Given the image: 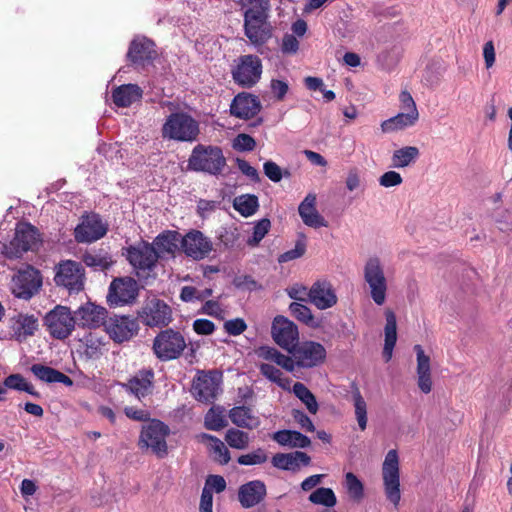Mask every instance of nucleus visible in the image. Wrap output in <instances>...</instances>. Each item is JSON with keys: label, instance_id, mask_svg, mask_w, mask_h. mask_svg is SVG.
I'll return each instance as SVG.
<instances>
[{"label": "nucleus", "instance_id": "obj_30", "mask_svg": "<svg viewBox=\"0 0 512 512\" xmlns=\"http://www.w3.org/2000/svg\"><path fill=\"white\" fill-rule=\"evenodd\" d=\"M156 55L154 43L145 37L135 38L127 52L128 59L134 64H144Z\"/></svg>", "mask_w": 512, "mask_h": 512}, {"label": "nucleus", "instance_id": "obj_21", "mask_svg": "<svg viewBox=\"0 0 512 512\" xmlns=\"http://www.w3.org/2000/svg\"><path fill=\"white\" fill-rule=\"evenodd\" d=\"M269 16L244 19V33L252 45L262 46L272 37V25Z\"/></svg>", "mask_w": 512, "mask_h": 512}, {"label": "nucleus", "instance_id": "obj_5", "mask_svg": "<svg viewBox=\"0 0 512 512\" xmlns=\"http://www.w3.org/2000/svg\"><path fill=\"white\" fill-rule=\"evenodd\" d=\"M363 277L374 303L383 305L386 301L388 282L379 257L372 256L367 259L363 267Z\"/></svg>", "mask_w": 512, "mask_h": 512}, {"label": "nucleus", "instance_id": "obj_57", "mask_svg": "<svg viewBox=\"0 0 512 512\" xmlns=\"http://www.w3.org/2000/svg\"><path fill=\"white\" fill-rule=\"evenodd\" d=\"M225 331L231 336H238L247 329V324L242 318H235L224 323Z\"/></svg>", "mask_w": 512, "mask_h": 512}, {"label": "nucleus", "instance_id": "obj_19", "mask_svg": "<svg viewBox=\"0 0 512 512\" xmlns=\"http://www.w3.org/2000/svg\"><path fill=\"white\" fill-rule=\"evenodd\" d=\"M107 225L97 214L86 215L74 230L75 239L79 243H92L104 237Z\"/></svg>", "mask_w": 512, "mask_h": 512}, {"label": "nucleus", "instance_id": "obj_9", "mask_svg": "<svg viewBox=\"0 0 512 512\" xmlns=\"http://www.w3.org/2000/svg\"><path fill=\"white\" fill-rule=\"evenodd\" d=\"M382 478L387 499L398 505L400 494L399 457L395 449L389 450L382 465Z\"/></svg>", "mask_w": 512, "mask_h": 512}, {"label": "nucleus", "instance_id": "obj_40", "mask_svg": "<svg viewBox=\"0 0 512 512\" xmlns=\"http://www.w3.org/2000/svg\"><path fill=\"white\" fill-rule=\"evenodd\" d=\"M233 207L243 217H250L254 215L259 208L258 198L253 194L239 195L235 197Z\"/></svg>", "mask_w": 512, "mask_h": 512}, {"label": "nucleus", "instance_id": "obj_28", "mask_svg": "<svg viewBox=\"0 0 512 512\" xmlns=\"http://www.w3.org/2000/svg\"><path fill=\"white\" fill-rule=\"evenodd\" d=\"M181 238V234L177 231L166 230L156 236L150 244L154 246L155 253H157L159 259L167 255H174L179 246L181 247Z\"/></svg>", "mask_w": 512, "mask_h": 512}, {"label": "nucleus", "instance_id": "obj_2", "mask_svg": "<svg viewBox=\"0 0 512 512\" xmlns=\"http://www.w3.org/2000/svg\"><path fill=\"white\" fill-rule=\"evenodd\" d=\"M199 123L188 113H171L165 120L161 133L164 139L193 142L199 135Z\"/></svg>", "mask_w": 512, "mask_h": 512}, {"label": "nucleus", "instance_id": "obj_47", "mask_svg": "<svg viewBox=\"0 0 512 512\" xmlns=\"http://www.w3.org/2000/svg\"><path fill=\"white\" fill-rule=\"evenodd\" d=\"M273 364H276V363L271 362V361L260 363L258 366L260 373L268 380L276 383L283 389H286L289 381L282 377L283 373L281 372V370L279 368L275 367Z\"/></svg>", "mask_w": 512, "mask_h": 512}, {"label": "nucleus", "instance_id": "obj_42", "mask_svg": "<svg viewBox=\"0 0 512 512\" xmlns=\"http://www.w3.org/2000/svg\"><path fill=\"white\" fill-rule=\"evenodd\" d=\"M201 439L209 441L210 449L216 461L220 464H227L230 461V452L220 439L206 433L201 434Z\"/></svg>", "mask_w": 512, "mask_h": 512}, {"label": "nucleus", "instance_id": "obj_18", "mask_svg": "<svg viewBox=\"0 0 512 512\" xmlns=\"http://www.w3.org/2000/svg\"><path fill=\"white\" fill-rule=\"evenodd\" d=\"M271 335L281 348L289 353L295 348L299 340L298 327L284 316H276L272 322Z\"/></svg>", "mask_w": 512, "mask_h": 512}, {"label": "nucleus", "instance_id": "obj_15", "mask_svg": "<svg viewBox=\"0 0 512 512\" xmlns=\"http://www.w3.org/2000/svg\"><path fill=\"white\" fill-rule=\"evenodd\" d=\"M262 74V63L255 55H244L232 71L234 81L243 87L255 85Z\"/></svg>", "mask_w": 512, "mask_h": 512}, {"label": "nucleus", "instance_id": "obj_27", "mask_svg": "<svg viewBox=\"0 0 512 512\" xmlns=\"http://www.w3.org/2000/svg\"><path fill=\"white\" fill-rule=\"evenodd\" d=\"M414 351L417 360V384L423 393L428 394L432 390L430 357L425 354L421 345H415Z\"/></svg>", "mask_w": 512, "mask_h": 512}, {"label": "nucleus", "instance_id": "obj_36", "mask_svg": "<svg viewBox=\"0 0 512 512\" xmlns=\"http://www.w3.org/2000/svg\"><path fill=\"white\" fill-rule=\"evenodd\" d=\"M386 325H385V343L383 348V356L388 362L392 358L393 349L397 341V322L396 316L393 311L387 310L385 312Z\"/></svg>", "mask_w": 512, "mask_h": 512}, {"label": "nucleus", "instance_id": "obj_25", "mask_svg": "<svg viewBox=\"0 0 512 512\" xmlns=\"http://www.w3.org/2000/svg\"><path fill=\"white\" fill-rule=\"evenodd\" d=\"M266 485L261 480H252L239 487L238 500L243 508H252L266 496Z\"/></svg>", "mask_w": 512, "mask_h": 512}, {"label": "nucleus", "instance_id": "obj_6", "mask_svg": "<svg viewBox=\"0 0 512 512\" xmlns=\"http://www.w3.org/2000/svg\"><path fill=\"white\" fill-rule=\"evenodd\" d=\"M138 319L148 327H165L172 321V309L164 300L150 296L138 311Z\"/></svg>", "mask_w": 512, "mask_h": 512}, {"label": "nucleus", "instance_id": "obj_22", "mask_svg": "<svg viewBox=\"0 0 512 512\" xmlns=\"http://www.w3.org/2000/svg\"><path fill=\"white\" fill-rule=\"evenodd\" d=\"M338 301L332 284L327 280H318L309 289V302L319 310H326Z\"/></svg>", "mask_w": 512, "mask_h": 512}, {"label": "nucleus", "instance_id": "obj_63", "mask_svg": "<svg viewBox=\"0 0 512 512\" xmlns=\"http://www.w3.org/2000/svg\"><path fill=\"white\" fill-rule=\"evenodd\" d=\"M292 416L294 420L301 426V428L308 432H314L315 426L312 420L303 411L293 410Z\"/></svg>", "mask_w": 512, "mask_h": 512}, {"label": "nucleus", "instance_id": "obj_50", "mask_svg": "<svg viewBox=\"0 0 512 512\" xmlns=\"http://www.w3.org/2000/svg\"><path fill=\"white\" fill-rule=\"evenodd\" d=\"M227 422L220 407H212L206 413L204 425L208 430L219 431L226 426Z\"/></svg>", "mask_w": 512, "mask_h": 512}, {"label": "nucleus", "instance_id": "obj_52", "mask_svg": "<svg viewBox=\"0 0 512 512\" xmlns=\"http://www.w3.org/2000/svg\"><path fill=\"white\" fill-rule=\"evenodd\" d=\"M267 459L268 456L266 452L262 448H257L250 453L239 456L237 462L240 465L251 466L263 464Z\"/></svg>", "mask_w": 512, "mask_h": 512}, {"label": "nucleus", "instance_id": "obj_8", "mask_svg": "<svg viewBox=\"0 0 512 512\" xmlns=\"http://www.w3.org/2000/svg\"><path fill=\"white\" fill-rule=\"evenodd\" d=\"M126 258L138 277L149 275L158 262L154 246L145 241L129 246L126 251Z\"/></svg>", "mask_w": 512, "mask_h": 512}, {"label": "nucleus", "instance_id": "obj_46", "mask_svg": "<svg viewBox=\"0 0 512 512\" xmlns=\"http://www.w3.org/2000/svg\"><path fill=\"white\" fill-rule=\"evenodd\" d=\"M83 262L88 266L98 270L109 268L112 263V257L102 251L90 252L83 255Z\"/></svg>", "mask_w": 512, "mask_h": 512}, {"label": "nucleus", "instance_id": "obj_41", "mask_svg": "<svg viewBox=\"0 0 512 512\" xmlns=\"http://www.w3.org/2000/svg\"><path fill=\"white\" fill-rule=\"evenodd\" d=\"M15 333L20 337H27L34 334L38 328V319L33 315L19 314L15 318Z\"/></svg>", "mask_w": 512, "mask_h": 512}, {"label": "nucleus", "instance_id": "obj_60", "mask_svg": "<svg viewBox=\"0 0 512 512\" xmlns=\"http://www.w3.org/2000/svg\"><path fill=\"white\" fill-rule=\"evenodd\" d=\"M299 49V41L292 34H285L282 38L281 50L286 54H294Z\"/></svg>", "mask_w": 512, "mask_h": 512}, {"label": "nucleus", "instance_id": "obj_17", "mask_svg": "<svg viewBox=\"0 0 512 512\" xmlns=\"http://www.w3.org/2000/svg\"><path fill=\"white\" fill-rule=\"evenodd\" d=\"M221 374L218 372H199L192 384V394L198 401L210 403L220 391Z\"/></svg>", "mask_w": 512, "mask_h": 512}, {"label": "nucleus", "instance_id": "obj_10", "mask_svg": "<svg viewBox=\"0 0 512 512\" xmlns=\"http://www.w3.org/2000/svg\"><path fill=\"white\" fill-rule=\"evenodd\" d=\"M84 277V268L77 261L64 260L55 267L54 281L56 285L66 288L70 293L83 289Z\"/></svg>", "mask_w": 512, "mask_h": 512}, {"label": "nucleus", "instance_id": "obj_32", "mask_svg": "<svg viewBox=\"0 0 512 512\" xmlns=\"http://www.w3.org/2000/svg\"><path fill=\"white\" fill-rule=\"evenodd\" d=\"M143 91L136 84H124L112 92L113 102L117 107H129L142 98Z\"/></svg>", "mask_w": 512, "mask_h": 512}, {"label": "nucleus", "instance_id": "obj_13", "mask_svg": "<svg viewBox=\"0 0 512 512\" xmlns=\"http://www.w3.org/2000/svg\"><path fill=\"white\" fill-rule=\"evenodd\" d=\"M42 286V276L39 270L32 266L19 270L13 277V293L16 297L30 299Z\"/></svg>", "mask_w": 512, "mask_h": 512}, {"label": "nucleus", "instance_id": "obj_54", "mask_svg": "<svg viewBox=\"0 0 512 512\" xmlns=\"http://www.w3.org/2000/svg\"><path fill=\"white\" fill-rule=\"evenodd\" d=\"M346 488L350 496L354 499H361L363 497V484L352 472L345 475Z\"/></svg>", "mask_w": 512, "mask_h": 512}, {"label": "nucleus", "instance_id": "obj_1", "mask_svg": "<svg viewBox=\"0 0 512 512\" xmlns=\"http://www.w3.org/2000/svg\"><path fill=\"white\" fill-rule=\"evenodd\" d=\"M292 356H287L279 352L276 348L270 346H260L255 350L258 358L275 362L277 366L292 372L295 367L312 368L322 363L326 358L324 346L318 342L305 341L297 344L290 352Z\"/></svg>", "mask_w": 512, "mask_h": 512}, {"label": "nucleus", "instance_id": "obj_20", "mask_svg": "<svg viewBox=\"0 0 512 512\" xmlns=\"http://www.w3.org/2000/svg\"><path fill=\"white\" fill-rule=\"evenodd\" d=\"M103 326L109 336L118 343L131 339L138 330L135 320L127 316L114 315L106 318Z\"/></svg>", "mask_w": 512, "mask_h": 512}, {"label": "nucleus", "instance_id": "obj_29", "mask_svg": "<svg viewBox=\"0 0 512 512\" xmlns=\"http://www.w3.org/2000/svg\"><path fill=\"white\" fill-rule=\"evenodd\" d=\"M303 223L312 228L326 227L327 222L316 209V195L309 193L298 207Z\"/></svg>", "mask_w": 512, "mask_h": 512}, {"label": "nucleus", "instance_id": "obj_35", "mask_svg": "<svg viewBox=\"0 0 512 512\" xmlns=\"http://www.w3.org/2000/svg\"><path fill=\"white\" fill-rule=\"evenodd\" d=\"M31 372L41 381L47 383H62L66 386H71L73 381L66 374L42 365V364H34L31 366Z\"/></svg>", "mask_w": 512, "mask_h": 512}, {"label": "nucleus", "instance_id": "obj_39", "mask_svg": "<svg viewBox=\"0 0 512 512\" xmlns=\"http://www.w3.org/2000/svg\"><path fill=\"white\" fill-rule=\"evenodd\" d=\"M419 149L415 146H406L393 152L391 165L394 168H404L414 163L419 157Z\"/></svg>", "mask_w": 512, "mask_h": 512}, {"label": "nucleus", "instance_id": "obj_37", "mask_svg": "<svg viewBox=\"0 0 512 512\" xmlns=\"http://www.w3.org/2000/svg\"><path fill=\"white\" fill-rule=\"evenodd\" d=\"M419 115H415L413 112H401L397 115L383 121L381 123V130L384 133H390L398 130L405 129L413 126L418 120Z\"/></svg>", "mask_w": 512, "mask_h": 512}, {"label": "nucleus", "instance_id": "obj_45", "mask_svg": "<svg viewBox=\"0 0 512 512\" xmlns=\"http://www.w3.org/2000/svg\"><path fill=\"white\" fill-rule=\"evenodd\" d=\"M295 396L301 400V402L306 406L307 410L316 414L318 411V403L316 401L315 396L311 393V391L301 382H296L292 388Z\"/></svg>", "mask_w": 512, "mask_h": 512}, {"label": "nucleus", "instance_id": "obj_16", "mask_svg": "<svg viewBox=\"0 0 512 512\" xmlns=\"http://www.w3.org/2000/svg\"><path fill=\"white\" fill-rule=\"evenodd\" d=\"M138 290V284L133 278H116L109 286L107 301L111 306L130 304L136 300Z\"/></svg>", "mask_w": 512, "mask_h": 512}, {"label": "nucleus", "instance_id": "obj_51", "mask_svg": "<svg viewBox=\"0 0 512 512\" xmlns=\"http://www.w3.org/2000/svg\"><path fill=\"white\" fill-rule=\"evenodd\" d=\"M307 248V241L306 237L303 234L298 235V238L295 242V246L293 249L288 250L278 256V262L279 263H286L298 258H301Z\"/></svg>", "mask_w": 512, "mask_h": 512}, {"label": "nucleus", "instance_id": "obj_58", "mask_svg": "<svg viewBox=\"0 0 512 512\" xmlns=\"http://www.w3.org/2000/svg\"><path fill=\"white\" fill-rule=\"evenodd\" d=\"M403 182L401 175L396 171L385 172L379 178V184L382 187L390 188L400 185Z\"/></svg>", "mask_w": 512, "mask_h": 512}, {"label": "nucleus", "instance_id": "obj_24", "mask_svg": "<svg viewBox=\"0 0 512 512\" xmlns=\"http://www.w3.org/2000/svg\"><path fill=\"white\" fill-rule=\"evenodd\" d=\"M76 324L80 327L98 328L102 326L107 318V310L87 302L81 305L75 312Z\"/></svg>", "mask_w": 512, "mask_h": 512}, {"label": "nucleus", "instance_id": "obj_31", "mask_svg": "<svg viewBox=\"0 0 512 512\" xmlns=\"http://www.w3.org/2000/svg\"><path fill=\"white\" fill-rule=\"evenodd\" d=\"M311 458L301 451L291 453H277L272 457V465L275 468L287 471H296L301 466L310 464Z\"/></svg>", "mask_w": 512, "mask_h": 512}, {"label": "nucleus", "instance_id": "obj_48", "mask_svg": "<svg viewBox=\"0 0 512 512\" xmlns=\"http://www.w3.org/2000/svg\"><path fill=\"white\" fill-rule=\"evenodd\" d=\"M289 311L291 315L296 318L298 321L303 322L304 324L310 327H316L317 323L313 313L309 307L299 302H292L289 305Z\"/></svg>", "mask_w": 512, "mask_h": 512}, {"label": "nucleus", "instance_id": "obj_14", "mask_svg": "<svg viewBox=\"0 0 512 512\" xmlns=\"http://www.w3.org/2000/svg\"><path fill=\"white\" fill-rule=\"evenodd\" d=\"M181 249L187 257L199 261L212 252L213 242L201 231L193 229L182 236Z\"/></svg>", "mask_w": 512, "mask_h": 512}, {"label": "nucleus", "instance_id": "obj_43", "mask_svg": "<svg viewBox=\"0 0 512 512\" xmlns=\"http://www.w3.org/2000/svg\"><path fill=\"white\" fill-rule=\"evenodd\" d=\"M308 500L314 505H320L327 508H332L337 503V498L331 488L320 487L316 488L308 497Z\"/></svg>", "mask_w": 512, "mask_h": 512}, {"label": "nucleus", "instance_id": "obj_55", "mask_svg": "<svg viewBox=\"0 0 512 512\" xmlns=\"http://www.w3.org/2000/svg\"><path fill=\"white\" fill-rule=\"evenodd\" d=\"M232 146L240 152L252 151L256 146V142L250 135L241 133L234 138Z\"/></svg>", "mask_w": 512, "mask_h": 512}, {"label": "nucleus", "instance_id": "obj_11", "mask_svg": "<svg viewBox=\"0 0 512 512\" xmlns=\"http://www.w3.org/2000/svg\"><path fill=\"white\" fill-rule=\"evenodd\" d=\"M45 325L51 336L56 339H65L71 335L75 328V314L72 315L68 307L57 305L46 314Z\"/></svg>", "mask_w": 512, "mask_h": 512}, {"label": "nucleus", "instance_id": "obj_4", "mask_svg": "<svg viewBox=\"0 0 512 512\" xmlns=\"http://www.w3.org/2000/svg\"><path fill=\"white\" fill-rule=\"evenodd\" d=\"M41 244L38 230L30 223H18L13 240L4 245L3 254L8 258H20L27 251L36 250Z\"/></svg>", "mask_w": 512, "mask_h": 512}, {"label": "nucleus", "instance_id": "obj_34", "mask_svg": "<svg viewBox=\"0 0 512 512\" xmlns=\"http://www.w3.org/2000/svg\"><path fill=\"white\" fill-rule=\"evenodd\" d=\"M279 445L290 448H306L311 444L310 439L294 430H279L272 435Z\"/></svg>", "mask_w": 512, "mask_h": 512}, {"label": "nucleus", "instance_id": "obj_26", "mask_svg": "<svg viewBox=\"0 0 512 512\" xmlns=\"http://www.w3.org/2000/svg\"><path fill=\"white\" fill-rule=\"evenodd\" d=\"M154 382V372L152 369L140 370L135 376L123 383L122 387L133 394L139 400L151 393Z\"/></svg>", "mask_w": 512, "mask_h": 512}, {"label": "nucleus", "instance_id": "obj_49", "mask_svg": "<svg viewBox=\"0 0 512 512\" xmlns=\"http://www.w3.org/2000/svg\"><path fill=\"white\" fill-rule=\"evenodd\" d=\"M225 441L230 447L243 450L248 447L250 443V437L248 433L242 430L230 428L225 434Z\"/></svg>", "mask_w": 512, "mask_h": 512}, {"label": "nucleus", "instance_id": "obj_7", "mask_svg": "<svg viewBox=\"0 0 512 512\" xmlns=\"http://www.w3.org/2000/svg\"><path fill=\"white\" fill-rule=\"evenodd\" d=\"M186 348V341L180 332L172 329L161 331L153 341V352L161 361L177 359Z\"/></svg>", "mask_w": 512, "mask_h": 512}, {"label": "nucleus", "instance_id": "obj_59", "mask_svg": "<svg viewBox=\"0 0 512 512\" xmlns=\"http://www.w3.org/2000/svg\"><path fill=\"white\" fill-rule=\"evenodd\" d=\"M286 292L291 299L296 301H309V290L301 284H295L287 288Z\"/></svg>", "mask_w": 512, "mask_h": 512}, {"label": "nucleus", "instance_id": "obj_61", "mask_svg": "<svg viewBox=\"0 0 512 512\" xmlns=\"http://www.w3.org/2000/svg\"><path fill=\"white\" fill-rule=\"evenodd\" d=\"M193 329L199 335H210L215 330V324L208 319H197L193 323Z\"/></svg>", "mask_w": 512, "mask_h": 512}, {"label": "nucleus", "instance_id": "obj_64", "mask_svg": "<svg viewBox=\"0 0 512 512\" xmlns=\"http://www.w3.org/2000/svg\"><path fill=\"white\" fill-rule=\"evenodd\" d=\"M205 487L210 491L215 490L217 493H220L225 490L226 481L222 476L211 475L207 478Z\"/></svg>", "mask_w": 512, "mask_h": 512}, {"label": "nucleus", "instance_id": "obj_56", "mask_svg": "<svg viewBox=\"0 0 512 512\" xmlns=\"http://www.w3.org/2000/svg\"><path fill=\"white\" fill-rule=\"evenodd\" d=\"M265 175L273 182H280L283 176H290L288 171H285L284 174L279 165H277L273 161H267L263 165Z\"/></svg>", "mask_w": 512, "mask_h": 512}, {"label": "nucleus", "instance_id": "obj_38", "mask_svg": "<svg viewBox=\"0 0 512 512\" xmlns=\"http://www.w3.org/2000/svg\"><path fill=\"white\" fill-rule=\"evenodd\" d=\"M238 3L243 11L244 19L269 16V0H239Z\"/></svg>", "mask_w": 512, "mask_h": 512}, {"label": "nucleus", "instance_id": "obj_23", "mask_svg": "<svg viewBox=\"0 0 512 512\" xmlns=\"http://www.w3.org/2000/svg\"><path fill=\"white\" fill-rule=\"evenodd\" d=\"M260 110L261 103L258 97L245 92L237 94L230 105V114L243 120L253 118Z\"/></svg>", "mask_w": 512, "mask_h": 512}, {"label": "nucleus", "instance_id": "obj_3", "mask_svg": "<svg viewBox=\"0 0 512 512\" xmlns=\"http://www.w3.org/2000/svg\"><path fill=\"white\" fill-rule=\"evenodd\" d=\"M226 165L222 150L216 146L197 145L188 160V168L196 172L218 175Z\"/></svg>", "mask_w": 512, "mask_h": 512}, {"label": "nucleus", "instance_id": "obj_62", "mask_svg": "<svg viewBox=\"0 0 512 512\" xmlns=\"http://www.w3.org/2000/svg\"><path fill=\"white\" fill-rule=\"evenodd\" d=\"M399 100L404 112H413L415 115H419L415 101L408 91H402L400 93Z\"/></svg>", "mask_w": 512, "mask_h": 512}, {"label": "nucleus", "instance_id": "obj_53", "mask_svg": "<svg viewBox=\"0 0 512 512\" xmlns=\"http://www.w3.org/2000/svg\"><path fill=\"white\" fill-rule=\"evenodd\" d=\"M271 227L270 220L263 218L256 222L253 227V235L248 239L247 244L249 246H257L260 241L265 237Z\"/></svg>", "mask_w": 512, "mask_h": 512}, {"label": "nucleus", "instance_id": "obj_12", "mask_svg": "<svg viewBox=\"0 0 512 512\" xmlns=\"http://www.w3.org/2000/svg\"><path fill=\"white\" fill-rule=\"evenodd\" d=\"M169 428L159 420H152L141 431L139 445L151 450L162 457L167 453L166 436Z\"/></svg>", "mask_w": 512, "mask_h": 512}, {"label": "nucleus", "instance_id": "obj_44", "mask_svg": "<svg viewBox=\"0 0 512 512\" xmlns=\"http://www.w3.org/2000/svg\"><path fill=\"white\" fill-rule=\"evenodd\" d=\"M352 403L354 407L355 418L361 431L367 428V403L358 389L352 393Z\"/></svg>", "mask_w": 512, "mask_h": 512}, {"label": "nucleus", "instance_id": "obj_33", "mask_svg": "<svg viewBox=\"0 0 512 512\" xmlns=\"http://www.w3.org/2000/svg\"><path fill=\"white\" fill-rule=\"evenodd\" d=\"M229 418L238 427L249 430L256 429L260 425V418L246 406H237L229 411Z\"/></svg>", "mask_w": 512, "mask_h": 512}]
</instances>
